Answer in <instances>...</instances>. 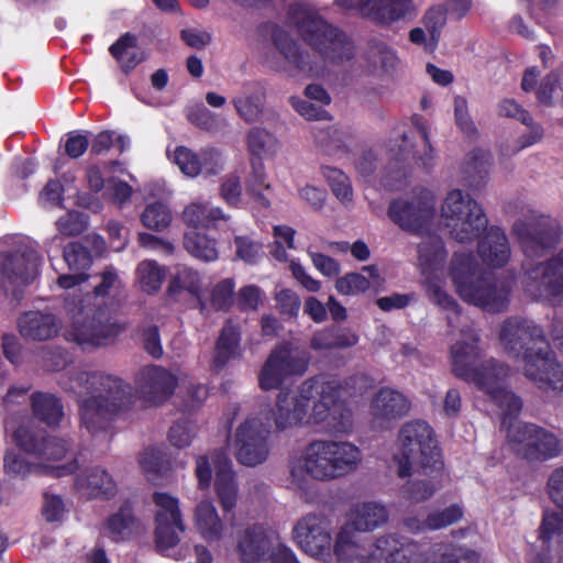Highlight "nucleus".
Instances as JSON below:
<instances>
[{"instance_id":"obj_1","label":"nucleus","mask_w":563,"mask_h":563,"mask_svg":"<svg viewBox=\"0 0 563 563\" xmlns=\"http://www.w3.org/2000/svg\"><path fill=\"white\" fill-rule=\"evenodd\" d=\"M479 335L473 325L465 324L460 339L450 347L453 373L474 384L501 411V426L511 450L530 461H547L559 456L562 444L559 438L533 423L517 420L521 400L506 387L509 369L495 358H483Z\"/></svg>"},{"instance_id":"obj_2","label":"nucleus","mask_w":563,"mask_h":563,"mask_svg":"<svg viewBox=\"0 0 563 563\" xmlns=\"http://www.w3.org/2000/svg\"><path fill=\"white\" fill-rule=\"evenodd\" d=\"M287 23L311 51L302 48L288 31L275 26L271 34L274 51L266 52L263 58L274 71L320 77L327 63L342 65L355 56L353 40L308 2L300 0L288 5Z\"/></svg>"},{"instance_id":"obj_3","label":"nucleus","mask_w":563,"mask_h":563,"mask_svg":"<svg viewBox=\"0 0 563 563\" xmlns=\"http://www.w3.org/2000/svg\"><path fill=\"white\" fill-rule=\"evenodd\" d=\"M387 519V509L379 503L364 501L354 505L349 523L340 529L335 538L333 551L338 563H408L418 556L413 552L415 545L406 544L393 534L377 539L368 548L356 542L353 530L372 531Z\"/></svg>"},{"instance_id":"obj_4","label":"nucleus","mask_w":563,"mask_h":563,"mask_svg":"<svg viewBox=\"0 0 563 563\" xmlns=\"http://www.w3.org/2000/svg\"><path fill=\"white\" fill-rule=\"evenodd\" d=\"M362 461L361 449L351 441L313 440L289 460V487L307 499L314 492V482L345 477L356 472Z\"/></svg>"},{"instance_id":"obj_5","label":"nucleus","mask_w":563,"mask_h":563,"mask_svg":"<svg viewBox=\"0 0 563 563\" xmlns=\"http://www.w3.org/2000/svg\"><path fill=\"white\" fill-rule=\"evenodd\" d=\"M500 342L514 357L522 352L525 375L553 396L563 390V368L556 363L542 330L530 320L508 319L500 330Z\"/></svg>"},{"instance_id":"obj_6","label":"nucleus","mask_w":563,"mask_h":563,"mask_svg":"<svg viewBox=\"0 0 563 563\" xmlns=\"http://www.w3.org/2000/svg\"><path fill=\"white\" fill-rule=\"evenodd\" d=\"M64 387L78 394L81 426L92 434L104 431L134 399L129 383L104 373H78Z\"/></svg>"},{"instance_id":"obj_7","label":"nucleus","mask_w":563,"mask_h":563,"mask_svg":"<svg viewBox=\"0 0 563 563\" xmlns=\"http://www.w3.org/2000/svg\"><path fill=\"white\" fill-rule=\"evenodd\" d=\"M96 278L98 280L92 294H76L74 290L65 298L66 309L71 314L73 320L65 336L68 341L76 342L85 349L104 345L122 330L121 325L111 322L109 319L101 321L95 313L90 316L92 299H100L104 302L120 295L123 284L118 271L108 266L96 275Z\"/></svg>"},{"instance_id":"obj_8","label":"nucleus","mask_w":563,"mask_h":563,"mask_svg":"<svg viewBox=\"0 0 563 563\" xmlns=\"http://www.w3.org/2000/svg\"><path fill=\"white\" fill-rule=\"evenodd\" d=\"M450 275L464 301L488 312H500L507 308L514 280L483 274L472 254L454 253Z\"/></svg>"},{"instance_id":"obj_9","label":"nucleus","mask_w":563,"mask_h":563,"mask_svg":"<svg viewBox=\"0 0 563 563\" xmlns=\"http://www.w3.org/2000/svg\"><path fill=\"white\" fill-rule=\"evenodd\" d=\"M397 474L410 476L419 470L428 468L438 473L443 468L441 454L433 431L424 421H410L404 424L398 435V450L394 454Z\"/></svg>"},{"instance_id":"obj_10","label":"nucleus","mask_w":563,"mask_h":563,"mask_svg":"<svg viewBox=\"0 0 563 563\" xmlns=\"http://www.w3.org/2000/svg\"><path fill=\"white\" fill-rule=\"evenodd\" d=\"M5 429L12 432L15 443L25 453L42 460L38 464L40 472L60 477L73 474L78 468L73 445L67 440L54 435L45 437L42 431H34L25 426L15 428L11 420L5 421Z\"/></svg>"},{"instance_id":"obj_11","label":"nucleus","mask_w":563,"mask_h":563,"mask_svg":"<svg viewBox=\"0 0 563 563\" xmlns=\"http://www.w3.org/2000/svg\"><path fill=\"white\" fill-rule=\"evenodd\" d=\"M41 265L37 252L20 238L1 240L0 290L12 302H19L25 287L37 278Z\"/></svg>"},{"instance_id":"obj_12","label":"nucleus","mask_w":563,"mask_h":563,"mask_svg":"<svg viewBox=\"0 0 563 563\" xmlns=\"http://www.w3.org/2000/svg\"><path fill=\"white\" fill-rule=\"evenodd\" d=\"M316 380L314 401L311 412L307 411L306 427L317 428L320 432L347 434L353 421L350 411L340 401L341 383L327 374L311 377Z\"/></svg>"},{"instance_id":"obj_13","label":"nucleus","mask_w":563,"mask_h":563,"mask_svg":"<svg viewBox=\"0 0 563 563\" xmlns=\"http://www.w3.org/2000/svg\"><path fill=\"white\" fill-rule=\"evenodd\" d=\"M446 255L444 243L438 235H428L418 245V263L430 300L448 312V323L454 327V318L460 311L455 299L444 289Z\"/></svg>"},{"instance_id":"obj_14","label":"nucleus","mask_w":563,"mask_h":563,"mask_svg":"<svg viewBox=\"0 0 563 563\" xmlns=\"http://www.w3.org/2000/svg\"><path fill=\"white\" fill-rule=\"evenodd\" d=\"M441 221L450 238L459 243L474 241L488 224L482 206L460 189L450 190L443 199Z\"/></svg>"},{"instance_id":"obj_15","label":"nucleus","mask_w":563,"mask_h":563,"mask_svg":"<svg viewBox=\"0 0 563 563\" xmlns=\"http://www.w3.org/2000/svg\"><path fill=\"white\" fill-rule=\"evenodd\" d=\"M216 472L214 489L224 512L232 511L238 503L239 489L232 462L223 450H216L196 459L195 474L199 489H208Z\"/></svg>"},{"instance_id":"obj_16","label":"nucleus","mask_w":563,"mask_h":563,"mask_svg":"<svg viewBox=\"0 0 563 563\" xmlns=\"http://www.w3.org/2000/svg\"><path fill=\"white\" fill-rule=\"evenodd\" d=\"M307 351L280 343L268 354L258 372V386L264 391L278 389L287 379L302 376L309 366Z\"/></svg>"},{"instance_id":"obj_17","label":"nucleus","mask_w":563,"mask_h":563,"mask_svg":"<svg viewBox=\"0 0 563 563\" xmlns=\"http://www.w3.org/2000/svg\"><path fill=\"white\" fill-rule=\"evenodd\" d=\"M307 351L280 343L268 354L258 372V386L264 391L278 389L287 379L302 376L309 366Z\"/></svg>"},{"instance_id":"obj_18","label":"nucleus","mask_w":563,"mask_h":563,"mask_svg":"<svg viewBox=\"0 0 563 563\" xmlns=\"http://www.w3.org/2000/svg\"><path fill=\"white\" fill-rule=\"evenodd\" d=\"M435 203L437 198L431 189L415 188L390 202L388 217L400 229L420 234L433 220Z\"/></svg>"},{"instance_id":"obj_19","label":"nucleus","mask_w":563,"mask_h":563,"mask_svg":"<svg viewBox=\"0 0 563 563\" xmlns=\"http://www.w3.org/2000/svg\"><path fill=\"white\" fill-rule=\"evenodd\" d=\"M273 547L272 563H299L294 552L278 542L276 532L260 523L239 533L235 551L244 563H261Z\"/></svg>"},{"instance_id":"obj_20","label":"nucleus","mask_w":563,"mask_h":563,"mask_svg":"<svg viewBox=\"0 0 563 563\" xmlns=\"http://www.w3.org/2000/svg\"><path fill=\"white\" fill-rule=\"evenodd\" d=\"M269 419L266 422L258 416H250L235 430L231 448L236 461L245 466H256L265 462L269 454Z\"/></svg>"},{"instance_id":"obj_21","label":"nucleus","mask_w":563,"mask_h":563,"mask_svg":"<svg viewBox=\"0 0 563 563\" xmlns=\"http://www.w3.org/2000/svg\"><path fill=\"white\" fill-rule=\"evenodd\" d=\"M522 285L536 300L563 305V250L548 262L526 268Z\"/></svg>"},{"instance_id":"obj_22","label":"nucleus","mask_w":563,"mask_h":563,"mask_svg":"<svg viewBox=\"0 0 563 563\" xmlns=\"http://www.w3.org/2000/svg\"><path fill=\"white\" fill-rule=\"evenodd\" d=\"M316 380L302 382L296 389H280L272 410L277 431L306 427L307 410L314 399Z\"/></svg>"},{"instance_id":"obj_23","label":"nucleus","mask_w":563,"mask_h":563,"mask_svg":"<svg viewBox=\"0 0 563 563\" xmlns=\"http://www.w3.org/2000/svg\"><path fill=\"white\" fill-rule=\"evenodd\" d=\"M512 234L518 239L527 257H541L556 245L560 230L555 220L532 213L514 223Z\"/></svg>"},{"instance_id":"obj_24","label":"nucleus","mask_w":563,"mask_h":563,"mask_svg":"<svg viewBox=\"0 0 563 563\" xmlns=\"http://www.w3.org/2000/svg\"><path fill=\"white\" fill-rule=\"evenodd\" d=\"M153 501L156 507V549L163 555H170V551L179 543V534L185 531L179 499L167 493L156 492Z\"/></svg>"},{"instance_id":"obj_25","label":"nucleus","mask_w":563,"mask_h":563,"mask_svg":"<svg viewBox=\"0 0 563 563\" xmlns=\"http://www.w3.org/2000/svg\"><path fill=\"white\" fill-rule=\"evenodd\" d=\"M294 539L307 554L329 562L331 560V522L328 518L309 514L294 527Z\"/></svg>"},{"instance_id":"obj_26","label":"nucleus","mask_w":563,"mask_h":563,"mask_svg":"<svg viewBox=\"0 0 563 563\" xmlns=\"http://www.w3.org/2000/svg\"><path fill=\"white\" fill-rule=\"evenodd\" d=\"M181 383H185V377L156 365L144 367L136 378L139 391L146 401L154 405L168 399Z\"/></svg>"},{"instance_id":"obj_27","label":"nucleus","mask_w":563,"mask_h":563,"mask_svg":"<svg viewBox=\"0 0 563 563\" xmlns=\"http://www.w3.org/2000/svg\"><path fill=\"white\" fill-rule=\"evenodd\" d=\"M413 11L412 0H358V13L384 26L405 20Z\"/></svg>"},{"instance_id":"obj_28","label":"nucleus","mask_w":563,"mask_h":563,"mask_svg":"<svg viewBox=\"0 0 563 563\" xmlns=\"http://www.w3.org/2000/svg\"><path fill=\"white\" fill-rule=\"evenodd\" d=\"M64 261L71 274H62L56 284L59 288L71 290L88 280L89 276L85 273L92 264V257L87 247L80 243H69L64 249Z\"/></svg>"},{"instance_id":"obj_29","label":"nucleus","mask_w":563,"mask_h":563,"mask_svg":"<svg viewBox=\"0 0 563 563\" xmlns=\"http://www.w3.org/2000/svg\"><path fill=\"white\" fill-rule=\"evenodd\" d=\"M410 408L404 394L391 388H382L371 402L374 421L380 424L400 419Z\"/></svg>"},{"instance_id":"obj_30","label":"nucleus","mask_w":563,"mask_h":563,"mask_svg":"<svg viewBox=\"0 0 563 563\" xmlns=\"http://www.w3.org/2000/svg\"><path fill=\"white\" fill-rule=\"evenodd\" d=\"M477 252L485 265L504 266L510 258V246L506 233L498 227L489 228L478 242Z\"/></svg>"},{"instance_id":"obj_31","label":"nucleus","mask_w":563,"mask_h":563,"mask_svg":"<svg viewBox=\"0 0 563 563\" xmlns=\"http://www.w3.org/2000/svg\"><path fill=\"white\" fill-rule=\"evenodd\" d=\"M59 328V321L53 313L29 311L19 320L21 335L33 341L48 340L58 333Z\"/></svg>"},{"instance_id":"obj_32","label":"nucleus","mask_w":563,"mask_h":563,"mask_svg":"<svg viewBox=\"0 0 563 563\" xmlns=\"http://www.w3.org/2000/svg\"><path fill=\"white\" fill-rule=\"evenodd\" d=\"M195 527L208 542L220 541L224 533V523L211 500H201L194 511Z\"/></svg>"},{"instance_id":"obj_33","label":"nucleus","mask_w":563,"mask_h":563,"mask_svg":"<svg viewBox=\"0 0 563 563\" xmlns=\"http://www.w3.org/2000/svg\"><path fill=\"white\" fill-rule=\"evenodd\" d=\"M77 489L88 498L106 496L115 492V483L112 477L100 467L86 470L76 481Z\"/></svg>"},{"instance_id":"obj_34","label":"nucleus","mask_w":563,"mask_h":563,"mask_svg":"<svg viewBox=\"0 0 563 563\" xmlns=\"http://www.w3.org/2000/svg\"><path fill=\"white\" fill-rule=\"evenodd\" d=\"M383 282L375 266H366L362 273H351L338 278L335 288L341 295L355 296L368 288L380 287Z\"/></svg>"},{"instance_id":"obj_35","label":"nucleus","mask_w":563,"mask_h":563,"mask_svg":"<svg viewBox=\"0 0 563 563\" xmlns=\"http://www.w3.org/2000/svg\"><path fill=\"white\" fill-rule=\"evenodd\" d=\"M240 340L241 334L239 324L228 321L217 342L216 355L213 358V366L216 368L220 369L231 358L241 356Z\"/></svg>"},{"instance_id":"obj_36","label":"nucleus","mask_w":563,"mask_h":563,"mask_svg":"<svg viewBox=\"0 0 563 563\" xmlns=\"http://www.w3.org/2000/svg\"><path fill=\"white\" fill-rule=\"evenodd\" d=\"M316 144L328 154L345 153L352 143L351 133L338 125L313 128Z\"/></svg>"},{"instance_id":"obj_37","label":"nucleus","mask_w":563,"mask_h":563,"mask_svg":"<svg viewBox=\"0 0 563 563\" xmlns=\"http://www.w3.org/2000/svg\"><path fill=\"white\" fill-rule=\"evenodd\" d=\"M184 221L192 228H217L219 221H227L228 217L219 207L209 202L195 201L188 205L183 212Z\"/></svg>"},{"instance_id":"obj_38","label":"nucleus","mask_w":563,"mask_h":563,"mask_svg":"<svg viewBox=\"0 0 563 563\" xmlns=\"http://www.w3.org/2000/svg\"><path fill=\"white\" fill-rule=\"evenodd\" d=\"M137 461L146 478L154 484H157L168 474L169 459L159 446L145 448L140 452Z\"/></svg>"},{"instance_id":"obj_39","label":"nucleus","mask_w":563,"mask_h":563,"mask_svg":"<svg viewBox=\"0 0 563 563\" xmlns=\"http://www.w3.org/2000/svg\"><path fill=\"white\" fill-rule=\"evenodd\" d=\"M34 416L48 426H56L63 417V406L58 398L46 393H34L30 397Z\"/></svg>"},{"instance_id":"obj_40","label":"nucleus","mask_w":563,"mask_h":563,"mask_svg":"<svg viewBox=\"0 0 563 563\" xmlns=\"http://www.w3.org/2000/svg\"><path fill=\"white\" fill-rule=\"evenodd\" d=\"M166 271L156 261L145 260L139 263L135 277L142 291L153 295L156 294L165 279Z\"/></svg>"},{"instance_id":"obj_41","label":"nucleus","mask_w":563,"mask_h":563,"mask_svg":"<svg viewBox=\"0 0 563 563\" xmlns=\"http://www.w3.org/2000/svg\"><path fill=\"white\" fill-rule=\"evenodd\" d=\"M110 53L124 71L133 69L143 59L137 52L136 37L130 33H125L112 44Z\"/></svg>"},{"instance_id":"obj_42","label":"nucleus","mask_w":563,"mask_h":563,"mask_svg":"<svg viewBox=\"0 0 563 563\" xmlns=\"http://www.w3.org/2000/svg\"><path fill=\"white\" fill-rule=\"evenodd\" d=\"M462 515V508L459 505H452L442 511L429 515L424 522L408 519L406 526L411 531H420L422 529L438 530L456 522L461 519Z\"/></svg>"},{"instance_id":"obj_43","label":"nucleus","mask_w":563,"mask_h":563,"mask_svg":"<svg viewBox=\"0 0 563 563\" xmlns=\"http://www.w3.org/2000/svg\"><path fill=\"white\" fill-rule=\"evenodd\" d=\"M249 152L262 159L274 156L279 148L277 139L266 130L254 128L247 134Z\"/></svg>"},{"instance_id":"obj_44","label":"nucleus","mask_w":563,"mask_h":563,"mask_svg":"<svg viewBox=\"0 0 563 563\" xmlns=\"http://www.w3.org/2000/svg\"><path fill=\"white\" fill-rule=\"evenodd\" d=\"M251 165L252 170L246 179V195L260 206L268 207L269 201L263 194V190L271 188L269 183H267L265 166L261 161L254 159H252Z\"/></svg>"},{"instance_id":"obj_45","label":"nucleus","mask_w":563,"mask_h":563,"mask_svg":"<svg viewBox=\"0 0 563 563\" xmlns=\"http://www.w3.org/2000/svg\"><path fill=\"white\" fill-rule=\"evenodd\" d=\"M167 155L187 177H197L202 172L201 151L196 153L186 146H176L173 151L167 148Z\"/></svg>"},{"instance_id":"obj_46","label":"nucleus","mask_w":563,"mask_h":563,"mask_svg":"<svg viewBox=\"0 0 563 563\" xmlns=\"http://www.w3.org/2000/svg\"><path fill=\"white\" fill-rule=\"evenodd\" d=\"M420 471L429 475L430 479L408 482L402 487V495L409 501H423L430 498L440 486L439 477L441 476L442 471L432 473L431 470L428 468L427 472L424 470H419L418 472Z\"/></svg>"},{"instance_id":"obj_47","label":"nucleus","mask_w":563,"mask_h":563,"mask_svg":"<svg viewBox=\"0 0 563 563\" xmlns=\"http://www.w3.org/2000/svg\"><path fill=\"white\" fill-rule=\"evenodd\" d=\"M184 245L188 253L198 260L213 262L219 257L216 241L205 234L197 232L186 233Z\"/></svg>"},{"instance_id":"obj_48","label":"nucleus","mask_w":563,"mask_h":563,"mask_svg":"<svg viewBox=\"0 0 563 563\" xmlns=\"http://www.w3.org/2000/svg\"><path fill=\"white\" fill-rule=\"evenodd\" d=\"M173 220L169 208L163 202L148 203L141 213V222L148 230L162 232Z\"/></svg>"},{"instance_id":"obj_49","label":"nucleus","mask_w":563,"mask_h":563,"mask_svg":"<svg viewBox=\"0 0 563 563\" xmlns=\"http://www.w3.org/2000/svg\"><path fill=\"white\" fill-rule=\"evenodd\" d=\"M321 172L330 185L333 195L343 205L352 203L353 188L349 177L342 170L331 166H323Z\"/></svg>"},{"instance_id":"obj_50","label":"nucleus","mask_w":563,"mask_h":563,"mask_svg":"<svg viewBox=\"0 0 563 563\" xmlns=\"http://www.w3.org/2000/svg\"><path fill=\"white\" fill-rule=\"evenodd\" d=\"M264 103V93L257 90L254 93H243L233 99L239 115L246 122H255L260 119Z\"/></svg>"},{"instance_id":"obj_51","label":"nucleus","mask_w":563,"mask_h":563,"mask_svg":"<svg viewBox=\"0 0 563 563\" xmlns=\"http://www.w3.org/2000/svg\"><path fill=\"white\" fill-rule=\"evenodd\" d=\"M170 289H184L192 296L201 299L202 279L200 275L186 266H178L170 282Z\"/></svg>"},{"instance_id":"obj_52","label":"nucleus","mask_w":563,"mask_h":563,"mask_svg":"<svg viewBox=\"0 0 563 563\" xmlns=\"http://www.w3.org/2000/svg\"><path fill=\"white\" fill-rule=\"evenodd\" d=\"M562 90L563 64L542 79L539 88L537 89V97L540 102L549 104L554 97L562 95Z\"/></svg>"},{"instance_id":"obj_53","label":"nucleus","mask_w":563,"mask_h":563,"mask_svg":"<svg viewBox=\"0 0 563 563\" xmlns=\"http://www.w3.org/2000/svg\"><path fill=\"white\" fill-rule=\"evenodd\" d=\"M133 517L129 507H123L119 512L111 516L106 526V532L113 540L125 539L133 529Z\"/></svg>"},{"instance_id":"obj_54","label":"nucleus","mask_w":563,"mask_h":563,"mask_svg":"<svg viewBox=\"0 0 563 563\" xmlns=\"http://www.w3.org/2000/svg\"><path fill=\"white\" fill-rule=\"evenodd\" d=\"M489 167V155L483 150H476L467 155L464 172L473 180H482L488 174Z\"/></svg>"},{"instance_id":"obj_55","label":"nucleus","mask_w":563,"mask_h":563,"mask_svg":"<svg viewBox=\"0 0 563 563\" xmlns=\"http://www.w3.org/2000/svg\"><path fill=\"white\" fill-rule=\"evenodd\" d=\"M563 534V509L547 510L540 528V537L543 542H550Z\"/></svg>"},{"instance_id":"obj_56","label":"nucleus","mask_w":563,"mask_h":563,"mask_svg":"<svg viewBox=\"0 0 563 563\" xmlns=\"http://www.w3.org/2000/svg\"><path fill=\"white\" fill-rule=\"evenodd\" d=\"M220 195L230 206L239 207L242 202V185L238 174L227 175L221 184Z\"/></svg>"},{"instance_id":"obj_57","label":"nucleus","mask_w":563,"mask_h":563,"mask_svg":"<svg viewBox=\"0 0 563 563\" xmlns=\"http://www.w3.org/2000/svg\"><path fill=\"white\" fill-rule=\"evenodd\" d=\"M87 227V218L80 212L71 211L56 221V228L63 235L80 234Z\"/></svg>"},{"instance_id":"obj_58","label":"nucleus","mask_w":563,"mask_h":563,"mask_svg":"<svg viewBox=\"0 0 563 563\" xmlns=\"http://www.w3.org/2000/svg\"><path fill=\"white\" fill-rule=\"evenodd\" d=\"M186 115L192 124L203 130H213L218 125L217 115L202 104L189 106Z\"/></svg>"},{"instance_id":"obj_59","label":"nucleus","mask_w":563,"mask_h":563,"mask_svg":"<svg viewBox=\"0 0 563 563\" xmlns=\"http://www.w3.org/2000/svg\"><path fill=\"white\" fill-rule=\"evenodd\" d=\"M66 507L63 498L55 494L45 493L42 505V516L47 522H59L63 520Z\"/></svg>"},{"instance_id":"obj_60","label":"nucleus","mask_w":563,"mask_h":563,"mask_svg":"<svg viewBox=\"0 0 563 563\" xmlns=\"http://www.w3.org/2000/svg\"><path fill=\"white\" fill-rule=\"evenodd\" d=\"M196 435V427L189 421H179L170 427L169 442L177 448H186L191 444Z\"/></svg>"},{"instance_id":"obj_61","label":"nucleus","mask_w":563,"mask_h":563,"mask_svg":"<svg viewBox=\"0 0 563 563\" xmlns=\"http://www.w3.org/2000/svg\"><path fill=\"white\" fill-rule=\"evenodd\" d=\"M235 284L232 278H225L219 282L211 294L212 306L217 309H227L233 302V290Z\"/></svg>"},{"instance_id":"obj_62","label":"nucleus","mask_w":563,"mask_h":563,"mask_svg":"<svg viewBox=\"0 0 563 563\" xmlns=\"http://www.w3.org/2000/svg\"><path fill=\"white\" fill-rule=\"evenodd\" d=\"M445 12L441 8H432L426 13L423 18V25L424 29L430 33V37H432L430 46L438 45L440 33L445 24Z\"/></svg>"},{"instance_id":"obj_63","label":"nucleus","mask_w":563,"mask_h":563,"mask_svg":"<svg viewBox=\"0 0 563 563\" xmlns=\"http://www.w3.org/2000/svg\"><path fill=\"white\" fill-rule=\"evenodd\" d=\"M412 125L423 141V155L419 156V161L424 168H430L433 165L434 154L429 140V124L421 117L412 118Z\"/></svg>"},{"instance_id":"obj_64","label":"nucleus","mask_w":563,"mask_h":563,"mask_svg":"<svg viewBox=\"0 0 563 563\" xmlns=\"http://www.w3.org/2000/svg\"><path fill=\"white\" fill-rule=\"evenodd\" d=\"M236 256L245 263L253 264L261 254L262 245L247 236H235Z\"/></svg>"}]
</instances>
